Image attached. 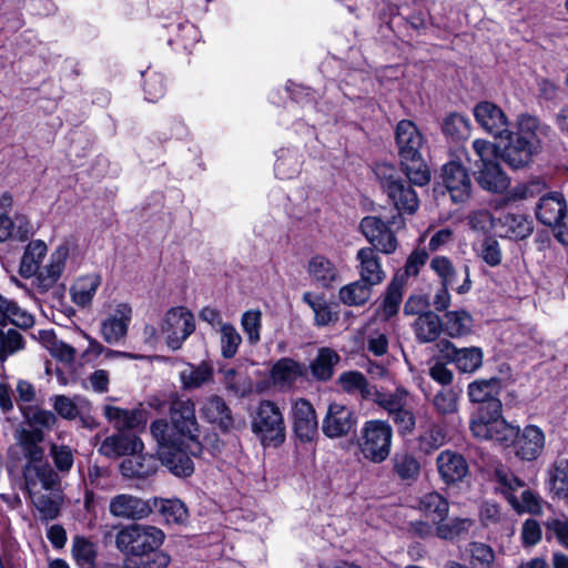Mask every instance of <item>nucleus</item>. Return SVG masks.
Returning <instances> with one entry per match:
<instances>
[{"label": "nucleus", "mask_w": 568, "mask_h": 568, "mask_svg": "<svg viewBox=\"0 0 568 568\" xmlns=\"http://www.w3.org/2000/svg\"><path fill=\"white\" fill-rule=\"evenodd\" d=\"M164 539L160 528L134 524L118 531L115 546L126 557V568H166L171 558L159 550Z\"/></svg>", "instance_id": "obj_1"}, {"label": "nucleus", "mask_w": 568, "mask_h": 568, "mask_svg": "<svg viewBox=\"0 0 568 568\" xmlns=\"http://www.w3.org/2000/svg\"><path fill=\"white\" fill-rule=\"evenodd\" d=\"M17 444L28 464L23 467L26 488L29 495L40 494L42 490L52 494L61 491V479L50 465H38L44 457L41 443L44 433L40 428H21L16 433Z\"/></svg>", "instance_id": "obj_2"}, {"label": "nucleus", "mask_w": 568, "mask_h": 568, "mask_svg": "<svg viewBox=\"0 0 568 568\" xmlns=\"http://www.w3.org/2000/svg\"><path fill=\"white\" fill-rule=\"evenodd\" d=\"M400 170L415 186H425L432 180V172L422 155L424 138L416 124L402 120L395 132Z\"/></svg>", "instance_id": "obj_3"}, {"label": "nucleus", "mask_w": 568, "mask_h": 568, "mask_svg": "<svg viewBox=\"0 0 568 568\" xmlns=\"http://www.w3.org/2000/svg\"><path fill=\"white\" fill-rule=\"evenodd\" d=\"M376 178L381 187L394 205L397 213L413 215L419 207V199L414 190V184L402 179L397 169L387 163L377 164L375 168Z\"/></svg>", "instance_id": "obj_4"}, {"label": "nucleus", "mask_w": 568, "mask_h": 568, "mask_svg": "<svg viewBox=\"0 0 568 568\" xmlns=\"http://www.w3.org/2000/svg\"><path fill=\"white\" fill-rule=\"evenodd\" d=\"M405 226V220L400 214H395L386 220L377 215L365 216L359 229L365 239L375 251L392 254L397 250L398 241L396 231Z\"/></svg>", "instance_id": "obj_5"}, {"label": "nucleus", "mask_w": 568, "mask_h": 568, "mask_svg": "<svg viewBox=\"0 0 568 568\" xmlns=\"http://www.w3.org/2000/svg\"><path fill=\"white\" fill-rule=\"evenodd\" d=\"M393 430L388 423L368 420L361 432L358 445L364 457L374 462H384L390 453Z\"/></svg>", "instance_id": "obj_6"}, {"label": "nucleus", "mask_w": 568, "mask_h": 568, "mask_svg": "<svg viewBox=\"0 0 568 568\" xmlns=\"http://www.w3.org/2000/svg\"><path fill=\"white\" fill-rule=\"evenodd\" d=\"M252 429L264 445H281L285 439V424L280 408L273 402L263 400L252 423Z\"/></svg>", "instance_id": "obj_7"}, {"label": "nucleus", "mask_w": 568, "mask_h": 568, "mask_svg": "<svg viewBox=\"0 0 568 568\" xmlns=\"http://www.w3.org/2000/svg\"><path fill=\"white\" fill-rule=\"evenodd\" d=\"M161 329L166 335L168 346L176 351L181 348L184 341L194 332V316L185 307H173L165 314Z\"/></svg>", "instance_id": "obj_8"}, {"label": "nucleus", "mask_w": 568, "mask_h": 568, "mask_svg": "<svg viewBox=\"0 0 568 568\" xmlns=\"http://www.w3.org/2000/svg\"><path fill=\"white\" fill-rule=\"evenodd\" d=\"M501 381L498 377L489 379H476L468 385L470 402L481 404L480 412L500 416L503 405L499 399Z\"/></svg>", "instance_id": "obj_9"}, {"label": "nucleus", "mask_w": 568, "mask_h": 568, "mask_svg": "<svg viewBox=\"0 0 568 568\" xmlns=\"http://www.w3.org/2000/svg\"><path fill=\"white\" fill-rule=\"evenodd\" d=\"M356 423V414L351 407L331 403L322 422V430L328 438H341L348 435Z\"/></svg>", "instance_id": "obj_10"}, {"label": "nucleus", "mask_w": 568, "mask_h": 568, "mask_svg": "<svg viewBox=\"0 0 568 568\" xmlns=\"http://www.w3.org/2000/svg\"><path fill=\"white\" fill-rule=\"evenodd\" d=\"M442 180L455 203H464L470 197L471 180L462 163L450 161L442 168Z\"/></svg>", "instance_id": "obj_11"}, {"label": "nucleus", "mask_w": 568, "mask_h": 568, "mask_svg": "<svg viewBox=\"0 0 568 568\" xmlns=\"http://www.w3.org/2000/svg\"><path fill=\"white\" fill-rule=\"evenodd\" d=\"M170 418L174 428L182 435L197 443L199 423L194 403L186 398L174 397L170 404Z\"/></svg>", "instance_id": "obj_12"}, {"label": "nucleus", "mask_w": 568, "mask_h": 568, "mask_svg": "<svg viewBox=\"0 0 568 568\" xmlns=\"http://www.w3.org/2000/svg\"><path fill=\"white\" fill-rule=\"evenodd\" d=\"M443 358L454 363L462 373H474L483 365V351L479 347L457 348L449 341L443 339L437 344Z\"/></svg>", "instance_id": "obj_13"}, {"label": "nucleus", "mask_w": 568, "mask_h": 568, "mask_svg": "<svg viewBox=\"0 0 568 568\" xmlns=\"http://www.w3.org/2000/svg\"><path fill=\"white\" fill-rule=\"evenodd\" d=\"M566 201L561 193L552 192L544 195L536 207V217L544 225L550 227H561L568 234L566 219Z\"/></svg>", "instance_id": "obj_14"}, {"label": "nucleus", "mask_w": 568, "mask_h": 568, "mask_svg": "<svg viewBox=\"0 0 568 568\" xmlns=\"http://www.w3.org/2000/svg\"><path fill=\"white\" fill-rule=\"evenodd\" d=\"M69 257V247L60 245L51 253L49 263L34 275L33 286L40 294L50 291L61 277Z\"/></svg>", "instance_id": "obj_15"}, {"label": "nucleus", "mask_w": 568, "mask_h": 568, "mask_svg": "<svg viewBox=\"0 0 568 568\" xmlns=\"http://www.w3.org/2000/svg\"><path fill=\"white\" fill-rule=\"evenodd\" d=\"M430 270L439 277L442 286L454 288L458 294H465L471 288L469 266L464 265V280L458 284V272L452 260L447 256L437 255L429 262Z\"/></svg>", "instance_id": "obj_16"}, {"label": "nucleus", "mask_w": 568, "mask_h": 568, "mask_svg": "<svg viewBox=\"0 0 568 568\" xmlns=\"http://www.w3.org/2000/svg\"><path fill=\"white\" fill-rule=\"evenodd\" d=\"M474 116L483 130L496 138H503L509 130L504 111L491 102L478 103L474 109Z\"/></svg>", "instance_id": "obj_17"}, {"label": "nucleus", "mask_w": 568, "mask_h": 568, "mask_svg": "<svg viewBox=\"0 0 568 568\" xmlns=\"http://www.w3.org/2000/svg\"><path fill=\"white\" fill-rule=\"evenodd\" d=\"M293 426L296 437L303 443L312 442L317 435L316 413L308 400L301 398L294 403Z\"/></svg>", "instance_id": "obj_18"}, {"label": "nucleus", "mask_w": 568, "mask_h": 568, "mask_svg": "<svg viewBox=\"0 0 568 568\" xmlns=\"http://www.w3.org/2000/svg\"><path fill=\"white\" fill-rule=\"evenodd\" d=\"M356 261L358 262L357 271L359 274V281L371 285L372 287L384 282L386 273L383 270L381 258L375 248H359L356 254Z\"/></svg>", "instance_id": "obj_19"}, {"label": "nucleus", "mask_w": 568, "mask_h": 568, "mask_svg": "<svg viewBox=\"0 0 568 568\" xmlns=\"http://www.w3.org/2000/svg\"><path fill=\"white\" fill-rule=\"evenodd\" d=\"M504 135L508 139V142L501 149L500 158L510 168H525L529 165L534 156L539 153L531 148V145L515 136L509 130Z\"/></svg>", "instance_id": "obj_20"}, {"label": "nucleus", "mask_w": 568, "mask_h": 568, "mask_svg": "<svg viewBox=\"0 0 568 568\" xmlns=\"http://www.w3.org/2000/svg\"><path fill=\"white\" fill-rule=\"evenodd\" d=\"M516 455L524 460H535L545 446V435L540 428L534 425L526 426L518 430L514 440Z\"/></svg>", "instance_id": "obj_21"}, {"label": "nucleus", "mask_w": 568, "mask_h": 568, "mask_svg": "<svg viewBox=\"0 0 568 568\" xmlns=\"http://www.w3.org/2000/svg\"><path fill=\"white\" fill-rule=\"evenodd\" d=\"M200 413L207 423L216 426L224 433L229 432L234 425L231 408L221 396L211 395L205 398L201 405Z\"/></svg>", "instance_id": "obj_22"}, {"label": "nucleus", "mask_w": 568, "mask_h": 568, "mask_svg": "<svg viewBox=\"0 0 568 568\" xmlns=\"http://www.w3.org/2000/svg\"><path fill=\"white\" fill-rule=\"evenodd\" d=\"M132 308L128 304H119L114 314L101 323V335L108 344H116L128 334Z\"/></svg>", "instance_id": "obj_23"}, {"label": "nucleus", "mask_w": 568, "mask_h": 568, "mask_svg": "<svg viewBox=\"0 0 568 568\" xmlns=\"http://www.w3.org/2000/svg\"><path fill=\"white\" fill-rule=\"evenodd\" d=\"M436 465L442 479L447 485L464 481L468 474L466 459L452 450L442 452L436 458Z\"/></svg>", "instance_id": "obj_24"}, {"label": "nucleus", "mask_w": 568, "mask_h": 568, "mask_svg": "<svg viewBox=\"0 0 568 568\" xmlns=\"http://www.w3.org/2000/svg\"><path fill=\"white\" fill-rule=\"evenodd\" d=\"M516 132H513L519 140L531 145L536 151L540 152L542 140L548 135L549 126L540 122V120L528 113H523L517 119Z\"/></svg>", "instance_id": "obj_25"}, {"label": "nucleus", "mask_w": 568, "mask_h": 568, "mask_svg": "<svg viewBox=\"0 0 568 568\" xmlns=\"http://www.w3.org/2000/svg\"><path fill=\"white\" fill-rule=\"evenodd\" d=\"M491 480L495 484V491L505 497H515L517 494L523 498L535 497L528 485L503 465L495 467Z\"/></svg>", "instance_id": "obj_26"}, {"label": "nucleus", "mask_w": 568, "mask_h": 568, "mask_svg": "<svg viewBox=\"0 0 568 568\" xmlns=\"http://www.w3.org/2000/svg\"><path fill=\"white\" fill-rule=\"evenodd\" d=\"M159 459L176 476H190L194 470L192 459L176 443L158 449Z\"/></svg>", "instance_id": "obj_27"}, {"label": "nucleus", "mask_w": 568, "mask_h": 568, "mask_svg": "<svg viewBox=\"0 0 568 568\" xmlns=\"http://www.w3.org/2000/svg\"><path fill=\"white\" fill-rule=\"evenodd\" d=\"M420 509L426 518L437 524V536L443 539L455 538L454 530L449 523H444L448 515V499H422Z\"/></svg>", "instance_id": "obj_28"}, {"label": "nucleus", "mask_w": 568, "mask_h": 568, "mask_svg": "<svg viewBox=\"0 0 568 568\" xmlns=\"http://www.w3.org/2000/svg\"><path fill=\"white\" fill-rule=\"evenodd\" d=\"M477 183L486 191L501 193L509 186V179L495 161L479 165L474 172Z\"/></svg>", "instance_id": "obj_29"}, {"label": "nucleus", "mask_w": 568, "mask_h": 568, "mask_svg": "<svg viewBox=\"0 0 568 568\" xmlns=\"http://www.w3.org/2000/svg\"><path fill=\"white\" fill-rule=\"evenodd\" d=\"M143 449L142 440L129 434H120L115 436L106 437L99 452L108 457L110 456H131L134 453H141Z\"/></svg>", "instance_id": "obj_30"}, {"label": "nucleus", "mask_w": 568, "mask_h": 568, "mask_svg": "<svg viewBox=\"0 0 568 568\" xmlns=\"http://www.w3.org/2000/svg\"><path fill=\"white\" fill-rule=\"evenodd\" d=\"M158 459L153 455L134 453L124 458L120 464V471L129 478H148L155 474Z\"/></svg>", "instance_id": "obj_31"}, {"label": "nucleus", "mask_w": 568, "mask_h": 568, "mask_svg": "<svg viewBox=\"0 0 568 568\" xmlns=\"http://www.w3.org/2000/svg\"><path fill=\"white\" fill-rule=\"evenodd\" d=\"M7 323L21 329H29L34 325L36 320L31 313L21 308L14 301L0 294V325L4 326Z\"/></svg>", "instance_id": "obj_32"}, {"label": "nucleus", "mask_w": 568, "mask_h": 568, "mask_svg": "<svg viewBox=\"0 0 568 568\" xmlns=\"http://www.w3.org/2000/svg\"><path fill=\"white\" fill-rule=\"evenodd\" d=\"M153 510V503L146 499H112L110 511L126 519H142Z\"/></svg>", "instance_id": "obj_33"}, {"label": "nucleus", "mask_w": 568, "mask_h": 568, "mask_svg": "<svg viewBox=\"0 0 568 568\" xmlns=\"http://www.w3.org/2000/svg\"><path fill=\"white\" fill-rule=\"evenodd\" d=\"M48 253L47 244L41 240L31 241L21 257L19 274L24 278L33 277Z\"/></svg>", "instance_id": "obj_34"}, {"label": "nucleus", "mask_w": 568, "mask_h": 568, "mask_svg": "<svg viewBox=\"0 0 568 568\" xmlns=\"http://www.w3.org/2000/svg\"><path fill=\"white\" fill-rule=\"evenodd\" d=\"M179 377L183 389L193 390L212 381L213 369L204 362L199 365L185 364L180 371Z\"/></svg>", "instance_id": "obj_35"}, {"label": "nucleus", "mask_w": 568, "mask_h": 568, "mask_svg": "<svg viewBox=\"0 0 568 568\" xmlns=\"http://www.w3.org/2000/svg\"><path fill=\"white\" fill-rule=\"evenodd\" d=\"M105 418L120 430L134 429L145 422L144 414L136 409H123L116 406L103 407Z\"/></svg>", "instance_id": "obj_36"}, {"label": "nucleus", "mask_w": 568, "mask_h": 568, "mask_svg": "<svg viewBox=\"0 0 568 568\" xmlns=\"http://www.w3.org/2000/svg\"><path fill=\"white\" fill-rule=\"evenodd\" d=\"M100 285L101 276L98 274L78 278L70 288L72 302L81 307L89 306Z\"/></svg>", "instance_id": "obj_37"}, {"label": "nucleus", "mask_w": 568, "mask_h": 568, "mask_svg": "<svg viewBox=\"0 0 568 568\" xmlns=\"http://www.w3.org/2000/svg\"><path fill=\"white\" fill-rule=\"evenodd\" d=\"M442 331V320L432 311L422 313L414 323V332L420 343H430L436 341Z\"/></svg>", "instance_id": "obj_38"}, {"label": "nucleus", "mask_w": 568, "mask_h": 568, "mask_svg": "<svg viewBox=\"0 0 568 568\" xmlns=\"http://www.w3.org/2000/svg\"><path fill=\"white\" fill-rule=\"evenodd\" d=\"M72 557L79 568H97L98 545L83 536L72 540Z\"/></svg>", "instance_id": "obj_39"}, {"label": "nucleus", "mask_w": 568, "mask_h": 568, "mask_svg": "<svg viewBox=\"0 0 568 568\" xmlns=\"http://www.w3.org/2000/svg\"><path fill=\"white\" fill-rule=\"evenodd\" d=\"M308 273L322 287H329L333 282L338 280L336 266L322 255L311 258L308 262Z\"/></svg>", "instance_id": "obj_40"}, {"label": "nucleus", "mask_w": 568, "mask_h": 568, "mask_svg": "<svg viewBox=\"0 0 568 568\" xmlns=\"http://www.w3.org/2000/svg\"><path fill=\"white\" fill-rule=\"evenodd\" d=\"M337 383L342 389L348 394H361L365 399H369L376 394V388L367 382L366 377L356 371L345 372L339 375Z\"/></svg>", "instance_id": "obj_41"}, {"label": "nucleus", "mask_w": 568, "mask_h": 568, "mask_svg": "<svg viewBox=\"0 0 568 568\" xmlns=\"http://www.w3.org/2000/svg\"><path fill=\"white\" fill-rule=\"evenodd\" d=\"M548 486L556 497H568V459L558 458L548 469Z\"/></svg>", "instance_id": "obj_42"}, {"label": "nucleus", "mask_w": 568, "mask_h": 568, "mask_svg": "<svg viewBox=\"0 0 568 568\" xmlns=\"http://www.w3.org/2000/svg\"><path fill=\"white\" fill-rule=\"evenodd\" d=\"M153 507H158L160 515L168 524H185L189 510L182 499H153Z\"/></svg>", "instance_id": "obj_43"}, {"label": "nucleus", "mask_w": 568, "mask_h": 568, "mask_svg": "<svg viewBox=\"0 0 568 568\" xmlns=\"http://www.w3.org/2000/svg\"><path fill=\"white\" fill-rule=\"evenodd\" d=\"M373 287L359 280L343 286L338 292L339 301L348 306H362L372 297Z\"/></svg>", "instance_id": "obj_44"}, {"label": "nucleus", "mask_w": 568, "mask_h": 568, "mask_svg": "<svg viewBox=\"0 0 568 568\" xmlns=\"http://www.w3.org/2000/svg\"><path fill=\"white\" fill-rule=\"evenodd\" d=\"M302 300L314 312L315 324L317 326H326L331 323L337 322V312L332 310L323 296L313 295L311 292H306L303 294Z\"/></svg>", "instance_id": "obj_45"}, {"label": "nucleus", "mask_w": 568, "mask_h": 568, "mask_svg": "<svg viewBox=\"0 0 568 568\" xmlns=\"http://www.w3.org/2000/svg\"><path fill=\"white\" fill-rule=\"evenodd\" d=\"M339 356L331 348H321L316 358L311 364L313 375L321 381H327L333 376L334 366Z\"/></svg>", "instance_id": "obj_46"}, {"label": "nucleus", "mask_w": 568, "mask_h": 568, "mask_svg": "<svg viewBox=\"0 0 568 568\" xmlns=\"http://www.w3.org/2000/svg\"><path fill=\"white\" fill-rule=\"evenodd\" d=\"M445 331L450 337H459L470 332L471 316L465 311H453L445 314Z\"/></svg>", "instance_id": "obj_47"}, {"label": "nucleus", "mask_w": 568, "mask_h": 568, "mask_svg": "<svg viewBox=\"0 0 568 568\" xmlns=\"http://www.w3.org/2000/svg\"><path fill=\"white\" fill-rule=\"evenodd\" d=\"M442 130L446 136L453 140H463L470 134V123L466 116L450 113L444 119Z\"/></svg>", "instance_id": "obj_48"}, {"label": "nucleus", "mask_w": 568, "mask_h": 568, "mask_svg": "<svg viewBox=\"0 0 568 568\" xmlns=\"http://www.w3.org/2000/svg\"><path fill=\"white\" fill-rule=\"evenodd\" d=\"M402 300L403 278L395 276L387 286L383 302V315L385 318L388 320L397 314Z\"/></svg>", "instance_id": "obj_49"}, {"label": "nucleus", "mask_w": 568, "mask_h": 568, "mask_svg": "<svg viewBox=\"0 0 568 568\" xmlns=\"http://www.w3.org/2000/svg\"><path fill=\"white\" fill-rule=\"evenodd\" d=\"M26 346L23 336L16 329L0 328V362L22 351Z\"/></svg>", "instance_id": "obj_50"}, {"label": "nucleus", "mask_w": 568, "mask_h": 568, "mask_svg": "<svg viewBox=\"0 0 568 568\" xmlns=\"http://www.w3.org/2000/svg\"><path fill=\"white\" fill-rule=\"evenodd\" d=\"M408 393L404 388H397L392 394L381 393L376 389V394H373L369 399L374 400L385 410H387L390 416L399 408L407 404Z\"/></svg>", "instance_id": "obj_51"}, {"label": "nucleus", "mask_w": 568, "mask_h": 568, "mask_svg": "<svg viewBox=\"0 0 568 568\" xmlns=\"http://www.w3.org/2000/svg\"><path fill=\"white\" fill-rule=\"evenodd\" d=\"M446 434L437 424H430L423 430L418 438V447L422 452L429 454L445 444Z\"/></svg>", "instance_id": "obj_52"}, {"label": "nucleus", "mask_w": 568, "mask_h": 568, "mask_svg": "<svg viewBox=\"0 0 568 568\" xmlns=\"http://www.w3.org/2000/svg\"><path fill=\"white\" fill-rule=\"evenodd\" d=\"M298 375L300 366L291 358L280 359L272 368V378L275 384L291 385Z\"/></svg>", "instance_id": "obj_53"}, {"label": "nucleus", "mask_w": 568, "mask_h": 568, "mask_svg": "<svg viewBox=\"0 0 568 568\" xmlns=\"http://www.w3.org/2000/svg\"><path fill=\"white\" fill-rule=\"evenodd\" d=\"M221 333V353L224 358H232L237 353L242 337L236 328L229 323H224L220 328Z\"/></svg>", "instance_id": "obj_54"}, {"label": "nucleus", "mask_w": 568, "mask_h": 568, "mask_svg": "<svg viewBox=\"0 0 568 568\" xmlns=\"http://www.w3.org/2000/svg\"><path fill=\"white\" fill-rule=\"evenodd\" d=\"M468 552L471 568H491L495 561L494 550L483 542H471Z\"/></svg>", "instance_id": "obj_55"}, {"label": "nucleus", "mask_w": 568, "mask_h": 568, "mask_svg": "<svg viewBox=\"0 0 568 568\" xmlns=\"http://www.w3.org/2000/svg\"><path fill=\"white\" fill-rule=\"evenodd\" d=\"M503 224L507 227V235L514 239H525L532 232V227L528 220L520 214H506Z\"/></svg>", "instance_id": "obj_56"}, {"label": "nucleus", "mask_w": 568, "mask_h": 568, "mask_svg": "<svg viewBox=\"0 0 568 568\" xmlns=\"http://www.w3.org/2000/svg\"><path fill=\"white\" fill-rule=\"evenodd\" d=\"M394 470L400 479L415 480L420 470L417 459L409 455H399L394 458Z\"/></svg>", "instance_id": "obj_57"}, {"label": "nucleus", "mask_w": 568, "mask_h": 568, "mask_svg": "<svg viewBox=\"0 0 568 568\" xmlns=\"http://www.w3.org/2000/svg\"><path fill=\"white\" fill-rule=\"evenodd\" d=\"M50 456L60 473H68L73 466L74 452L68 445L52 443L50 445Z\"/></svg>", "instance_id": "obj_58"}, {"label": "nucleus", "mask_w": 568, "mask_h": 568, "mask_svg": "<svg viewBox=\"0 0 568 568\" xmlns=\"http://www.w3.org/2000/svg\"><path fill=\"white\" fill-rule=\"evenodd\" d=\"M21 414L30 425H39L44 428H51L57 423V417L52 412L38 407L21 406Z\"/></svg>", "instance_id": "obj_59"}, {"label": "nucleus", "mask_w": 568, "mask_h": 568, "mask_svg": "<svg viewBox=\"0 0 568 568\" xmlns=\"http://www.w3.org/2000/svg\"><path fill=\"white\" fill-rule=\"evenodd\" d=\"M241 324L243 331L247 335L251 344H256L260 341V329L262 326V313L258 310L246 311L242 315Z\"/></svg>", "instance_id": "obj_60"}, {"label": "nucleus", "mask_w": 568, "mask_h": 568, "mask_svg": "<svg viewBox=\"0 0 568 568\" xmlns=\"http://www.w3.org/2000/svg\"><path fill=\"white\" fill-rule=\"evenodd\" d=\"M479 256L489 266H498L503 261L499 242L491 236H487L480 244Z\"/></svg>", "instance_id": "obj_61"}, {"label": "nucleus", "mask_w": 568, "mask_h": 568, "mask_svg": "<svg viewBox=\"0 0 568 568\" xmlns=\"http://www.w3.org/2000/svg\"><path fill=\"white\" fill-rule=\"evenodd\" d=\"M433 404L442 415L454 414L458 409V395L453 389H443L434 396Z\"/></svg>", "instance_id": "obj_62"}, {"label": "nucleus", "mask_w": 568, "mask_h": 568, "mask_svg": "<svg viewBox=\"0 0 568 568\" xmlns=\"http://www.w3.org/2000/svg\"><path fill=\"white\" fill-rule=\"evenodd\" d=\"M389 417L396 425L400 435L405 436L413 433L416 425V419L413 410L407 406V404L392 414Z\"/></svg>", "instance_id": "obj_63"}, {"label": "nucleus", "mask_w": 568, "mask_h": 568, "mask_svg": "<svg viewBox=\"0 0 568 568\" xmlns=\"http://www.w3.org/2000/svg\"><path fill=\"white\" fill-rule=\"evenodd\" d=\"M547 539L555 538L568 550V519L552 518L546 521Z\"/></svg>", "instance_id": "obj_64"}]
</instances>
